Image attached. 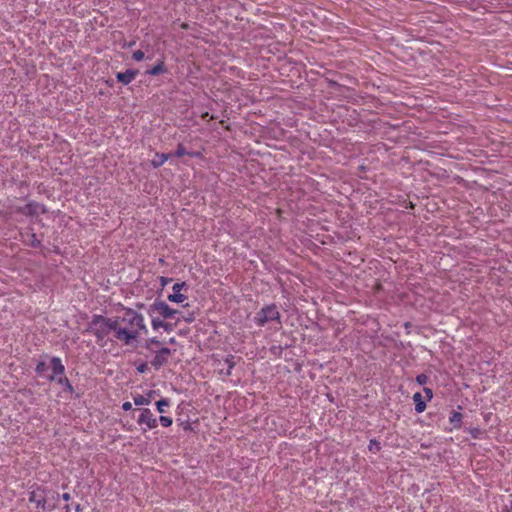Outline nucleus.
<instances>
[{
    "label": "nucleus",
    "instance_id": "nucleus-27",
    "mask_svg": "<svg viewBox=\"0 0 512 512\" xmlns=\"http://www.w3.org/2000/svg\"><path fill=\"white\" fill-rule=\"evenodd\" d=\"M159 422L164 427H169L173 423L172 418L163 415L159 417Z\"/></svg>",
    "mask_w": 512,
    "mask_h": 512
},
{
    "label": "nucleus",
    "instance_id": "nucleus-33",
    "mask_svg": "<svg viewBox=\"0 0 512 512\" xmlns=\"http://www.w3.org/2000/svg\"><path fill=\"white\" fill-rule=\"evenodd\" d=\"M184 321L187 323H191L195 320V314L194 312L189 313L187 316L183 317Z\"/></svg>",
    "mask_w": 512,
    "mask_h": 512
},
{
    "label": "nucleus",
    "instance_id": "nucleus-8",
    "mask_svg": "<svg viewBox=\"0 0 512 512\" xmlns=\"http://www.w3.org/2000/svg\"><path fill=\"white\" fill-rule=\"evenodd\" d=\"M172 351L167 347H162L160 350L156 352V355L151 360V365L156 369L159 370L162 366H164L169 356H171Z\"/></svg>",
    "mask_w": 512,
    "mask_h": 512
},
{
    "label": "nucleus",
    "instance_id": "nucleus-5",
    "mask_svg": "<svg viewBox=\"0 0 512 512\" xmlns=\"http://www.w3.org/2000/svg\"><path fill=\"white\" fill-rule=\"evenodd\" d=\"M115 332V338L123 341L126 345H130L133 340L136 339L138 332L129 331L126 328L119 327V318H116V329H113Z\"/></svg>",
    "mask_w": 512,
    "mask_h": 512
},
{
    "label": "nucleus",
    "instance_id": "nucleus-11",
    "mask_svg": "<svg viewBox=\"0 0 512 512\" xmlns=\"http://www.w3.org/2000/svg\"><path fill=\"white\" fill-rule=\"evenodd\" d=\"M47 212L46 206L37 202H29L24 208L23 213L30 216H37Z\"/></svg>",
    "mask_w": 512,
    "mask_h": 512
},
{
    "label": "nucleus",
    "instance_id": "nucleus-28",
    "mask_svg": "<svg viewBox=\"0 0 512 512\" xmlns=\"http://www.w3.org/2000/svg\"><path fill=\"white\" fill-rule=\"evenodd\" d=\"M428 380H429V377L424 373L416 376V382L419 385H425L428 382Z\"/></svg>",
    "mask_w": 512,
    "mask_h": 512
},
{
    "label": "nucleus",
    "instance_id": "nucleus-10",
    "mask_svg": "<svg viewBox=\"0 0 512 512\" xmlns=\"http://www.w3.org/2000/svg\"><path fill=\"white\" fill-rule=\"evenodd\" d=\"M183 288H187V285L185 282L175 283L172 287L173 293L168 295V300L170 302H175V303L184 302L187 299V297L184 294L180 293V291Z\"/></svg>",
    "mask_w": 512,
    "mask_h": 512
},
{
    "label": "nucleus",
    "instance_id": "nucleus-38",
    "mask_svg": "<svg viewBox=\"0 0 512 512\" xmlns=\"http://www.w3.org/2000/svg\"><path fill=\"white\" fill-rule=\"evenodd\" d=\"M75 511H76V512H81V511H82V507H81V505H80V504H76V505H75Z\"/></svg>",
    "mask_w": 512,
    "mask_h": 512
},
{
    "label": "nucleus",
    "instance_id": "nucleus-2",
    "mask_svg": "<svg viewBox=\"0 0 512 512\" xmlns=\"http://www.w3.org/2000/svg\"><path fill=\"white\" fill-rule=\"evenodd\" d=\"M254 321L258 326H264L267 322L277 321L280 323V313L275 304L264 306L256 313Z\"/></svg>",
    "mask_w": 512,
    "mask_h": 512
},
{
    "label": "nucleus",
    "instance_id": "nucleus-23",
    "mask_svg": "<svg viewBox=\"0 0 512 512\" xmlns=\"http://www.w3.org/2000/svg\"><path fill=\"white\" fill-rule=\"evenodd\" d=\"M225 363L227 364V371L225 372L226 375H230L231 374V371L232 369L234 368L235 366V362H234V356L233 355H230L229 357L226 358L225 360Z\"/></svg>",
    "mask_w": 512,
    "mask_h": 512
},
{
    "label": "nucleus",
    "instance_id": "nucleus-1",
    "mask_svg": "<svg viewBox=\"0 0 512 512\" xmlns=\"http://www.w3.org/2000/svg\"><path fill=\"white\" fill-rule=\"evenodd\" d=\"M116 329V318H107L103 315H94L88 324L87 332L96 336L98 342L102 341L110 331Z\"/></svg>",
    "mask_w": 512,
    "mask_h": 512
},
{
    "label": "nucleus",
    "instance_id": "nucleus-32",
    "mask_svg": "<svg viewBox=\"0 0 512 512\" xmlns=\"http://www.w3.org/2000/svg\"><path fill=\"white\" fill-rule=\"evenodd\" d=\"M136 369L139 373H145L148 369L147 363L143 362L139 364Z\"/></svg>",
    "mask_w": 512,
    "mask_h": 512
},
{
    "label": "nucleus",
    "instance_id": "nucleus-6",
    "mask_svg": "<svg viewBox=\"0 0 512 512\" xmlns=\"http://www.w3.org/2000/svg\"><path fill=\"white\" fill-rule=\"evenodd\" d=\"M29 501L34 503L38 509L46 510V490L37 487L29 492Z\"/></svg>",
    "mask_w": 512,
    "mask_h": 512
},
{
    "label": "nucleus",
    "instance_id": "nucleus-18",
    "mask_svg": "<svg viewBox=\"0 0 512 512\" xmlns=\"http://www.w3.org/2000/svg\"><path fill=\"white\" fill-rule=\"evenodd\" d=\"M462 417L463 416L460 412L453 411L451 413V416L449 417V421L453 425L454 428H459L461 426Z\"/></svg>",
    "mask_w": 512,
    "mask_h": 512
},
{
    "label": "nucleus",
    "instance_id": "nucleus-9",
    "mask_svg": "<svg viewBox=\"0 0 512 512\" xmlns=\"http://www.w3.org/2000/svg\"><path fill=\"white\" fill-rule=\"evenodd\" d=\"M141 413L137 419V423L139 425L146 424L149 429H154L157 427L158 422L157 419L153 416L150 409L145 408L140 410Z\"/></svg>",
    "mask_w": 512,
    "mask_h": 512
},
{
    "label": "nucleus",
    "instance_id": "nucleus-31",
    "mask_svg": "<svg viewBox=\"0 0 512 512\" xmlns=\"http://www.w3.org/2000/svg\"><path fill=\"white\" fill-rule=\"evenodd\" d=\"M176 324H172V323H169V322H164V326H163V329L166 331V332H171L174 330Z\"/></svg>",
    "mask_w": 512,
    "mask_h": 512
},
{
    "label": "nucleus",
    "instance_id": "nucleus-37",
    "mask_svg": "<svg viewBox=\"0 0 512 512\" xmlns=\"http://www.w3.org/2000/svg\"><path fill=\"white\" fill-rule=\"evenodd\" d=\"M62 499H63L64 501H69V500L71 499V496H70V494H69V493H63V494H62Z\"/></svg>",
    "mask_w": 512,
    "mask_h": 512
},
{
    "label": "nucleus",
    "instance_id": "nucleus-15",
    "mask_svg": "<svg viewBox=\"0 0 512 512\" xmlns=\"http://www.w3.org/2000/svg\"><path fill=\"white\" fill-rule=\"evenodd\" d=\"M413 401L415 403V411L422 413L426 409V403L423 400L421 393L417 392L413 395Z\"/></svg>",
    "mask_w": 512,
    "mask_h": 512
},
{
    "label": "nucleus",
    "instance_id": "nucleus-29",
    "mask_svg": "<svg viewBox=\"0 0 512 512\" xmlns=\"http://www.w3.org/2000/svg\"><path fill=\"white\" fill-rule=\"evenodd\" d=\"M145 55H144V52L142 50H137L135 51L133 54H132V58L139 62V61H142L144 59Z\"/></svg>",
    "mask_w": 512,
    "mask_h": 512
},
{
    "label": "nucleus",
    "instance_id": "nucleus-16",
    "mask_svg": "<svg viewBox=\"0 0 512 512\" xmlns=\"http://www.w3.org/2000/svg\"><path fill=\"white\" fill-rule=\"evenodd\" d=\"M55 382H57L59 385H61L63 387L64 392H69V393L74 392V388L66 376L63 375V376L59 377L58 379L55 380Z\"/></svg>",
    "mask_w": 512,
    "mask_h": 512
},
{
    "label": "nucleus",
    "instance_id": "nucleus-30",
    "mask_svg": "<svg viewBox=\"0 0 512 512\" xmlns=\"http://www.w3.org/2000/svg\"><path fill=\"white\" fill-rule=\"evenodd\" d=\"M469 432H470V434H471V436H472V438H473V439H479V438H480V436H481V434H482L481 429H479V428H477V427H475V428H471V429L469 430Z\"/></svg>",
    "mask_w": 512,
    "mask_h": 512
},
{
    "label": "nucleus",
    "instance_id": "nucleus-21",
    "mask_svg": "<svg viewBox=\"0 0 512 512\" xmlns=\"http://www.w3.org/2000/svg\"><path fill=\"white\" fill-rule=\"evenodd\" d=\"M153 345H160V341L156 337L147 339L144 344V347L149 351H154Z\"/></svg>",
    "mask_w": 512,
    "mask_h": 512
},
{
    "label": "nucleus",
    "instance_id": "nucleus-22",
    "mask_svg": "<svg viewBox=\"0 0 512 512\" xmlns=\"http://www.w3.org/2000/svg\"><path fill=\"white\" fill-rule=\"evenodd\" d=\"M368 448H369V451H371L373 453H377L381 450L380 442H378L375 439H371L369 442Z\"/></svg>",
    "mask_w": 512,
    "mask_h": 512
},
{
    "label": "nucleus",
    "instance_id": "nucleus-7",
    "mask_svg": "<svg viewBox=\"0 0 512 512\" xmlns=\"http://www.w3.org/2000/svg\"><path fill=\"white\" fill-rule=\"evenodd\" d=\"M50 368L52 370V374L47 376V379L50 382L55 381L59 377L63 376L65 373V367L62 363V360L59 357H51Z\"/></svg>",
    "mask_w": 512,
    "mask_h": 512
},
{
    "label": "nucleus",
    "instance_id": "nucleus-34",
    "mask_svg": "<svg viewBox=\"0 0 512 512\" xmlns=\"http://www.w3.org/2000/svg\"><path fill=\"white\" fill-rule=\"evenodd\" d=\"M423 391H424V393H425V395H426V398H427L428 400H431V399H432V397H433V391H432V389H430V388H428V387H424Z\"/></svg>",
    "mask_w": 512,
    "mask_h": 512
},
{
    "label": "nucleus",
    "instance_id": "nucleus-26",
    "mask_svg": "<svg viewBox=\"0 0 512 512\" xmlns=\"http://www.w3.org/2000/svg\"><path fill=\"white\" fill-rule=\"evenodd\" d=\"M152 318V327L154 330H158L159 328H163L164 326V322L163 320H161L160 318H157V317H151Z\"/></svg>",
    "mask_w": 512,
    "mask_h": 512
},
{
    "label": "nucleus",
    "instance_id": "nucleus-19",
    "mask_svg": "<svg viewBox=\"0 0 512 512\" xmlns=\"http://www.w3.org/2000/svg\"><path fill=\"white\" fill-rule=\"evenodd\" d=\"M174 155L178 158L184 156V155H189V156H197L198 154L197 153H191V152H188L184 145L183 144H178L176 150H175V153Z\"/></svg>",
    "mask_w": 512,
    "mask_h": 512
},
{
    "label": "nucleus",
    "instance_id": "nucleus-25",
    "mask_svg": "<svg viewBox=\"0 0 512 512\" xmlns=\"http://www.w3.org/2000/svg\"><path fill=\"white\" fill-rule=\"evenodd\" d=\"M47 370V365L44 361H39L35 367V372L38 375H43L44 372Z\"/></svg>",
    "mask_w": 512,
    "mask_h": 512
},
{
    "label": "nucleus",
    "instance_id": "nucleus-20",
    "mask_svg": "<svg viewBox=\"0 0 512 512\" xmlns=\"http://www.w3.org/2000/svg\"><path fill=\"white\" fill-rule=\"evenodd\" d=\"M169 404H170V401H169V399H167V398H162V399L158 400V401L155 403L156 408H157V411H158L159 413H164V412H165L164 407L169 406Z\"/></svg>",
    "mask_w": 512,
    "mask_h": 512
},
{
    "label": "nucleus",
    "instance_id": "nucleus-41",
    "mask_svg": "<svg viewBox=\"0 0 512 512\" xmlns=\"http://www.w3.org/2000/svg\"><path fill=\"white\" fill-rule=\"evenodd\" d=\"M64 509H65L66 512H70V506L69 505H65Z\"/></svg>",
    "mask_w": 512,
    "mask_h": 512
},
{
    "label": "nucleus",
    "instance_id": "nucleus-35",
    "mask_svg": "<svg viewBox=\"0 0 512 512\" xmlns=\"http://www.w3.org/2000/svg\"><path fill=\"white\" fill-rule=\"evenodd\" d=\"M172 281L171 278H167V277H160V283H161V286L162 287H165L168 283H170Z\"/></svg>",
    "mask_w": 512,
    "mask_h": 512
},
{
    "label": "nucleus",
    "instance_id": "nucleus-13",
    "mask_svg": "<svg viewBox=\"0 0 512 512\" xmlns=\"http://www.w3.org/2000/svg\"><path fill=\"white\" fill-rule=\"evenodd\" d=\"M171 157L170 153H156L154 158L151 161V165L154 168H159L162 166L169 158Z\"/></svg>",
    "mask_w": 512,
    "mask_h": 512
},
{
    "label": "nucleus",
    "instance_id": "nucleus-40",
    "mask_svg": "<svg viewBox=\"0 0 512 512\" xmlns=\"http://www.w3.org/2000/svg\"><path fill=\"white\" fill-rule=\"evenodd\" d=\"M170 344H176V339L174 337L170 338L168 341Z\"/></svg>",
    "mask_w": 512,
    "mask_h": 512
},
{
    "label": "nucleus",
    "instance_id": "nucleus-12",
    "mask_svg": "<svg viewBox=\"0 0 512 512\" xmlns=\"http://www.w3.org/2000/svg\"><path fill=\"white\" fill-rule=\"evenodd\" d=\"M138 73L137 69H127L125 72L116 73V79L123 85H128L135 79Z\"/></svg>",
    "mask_w": 512,
    "mask_h": 512
},
{
    "label": "nucleus",
    "instance_id": "nucleus-3",
    "mask_svg": "<svg viewBox=\"0 0 512 512\" xmlns=\"http://www.w3.org/2000/svg\"><path fill=\"white\" fill-rule=\"evenodd\" d=\"M148 314L153 317V314L157 313L164 319H170L175 317L179 313L178 310L171 308L165 301L156 299L148 308Z\"/></svg>",
    "mask_w": 512,
    "mask_h": 512
},
{
    "label": "nucleus",
    "instance_id": "nucleus-14",
    "mask_svg": "<svg viewBox=\"0 0 512 512\" xmlns=\"http://www.w3.org/2000/svg\"><path fill=\"white\" fill-rule=\"evenodd\" d=\"M167 72V68L165 66L164 61L160 60L158 63L152 68L148 69L145 73L151 76H157L159 74Z\"/></svg>",
    "mask_w": 512,
    "mask_h": 512
},
{
    "label": "nucleus",
    "instance_id": "nucleus-24",
    "mask_svg": "<svg viewBox=\"0 0 512 512\" xmlns=\"http://www.w3.org/2000/svg\"><path fill=\"white\" fill-rule=\"evenodd\" d=\"M29 245L33 248H38L41 246L40 240L37 239L36 234L32 233L29 236Z\"/></svg>",
    "mask_w": 512,
    "mask_h": 512
},
{
    "label": "nucleus",
    "instance_id": "nucleus-36",
    "mask_svg": "<svg viewBox=\"0 0 512 512\" xmlns=\"http://www.w3.org/2000/svg\"><path fill=\"white\" fill-rule=\"evenodd\" d=\"M123 410L129 411L132 409V404L130 402H124L122 405Z\"/></svg>",
    "mask_w": 512,
    "mask_h": 512
},
{
    "label": "nucleus",
    "instance_id": "nucleus-17",
    "mask_svg": "<svg viewBox=\"0 0 512 512\" xmlns=\"http://www.w3.org/2000/svg\"><path fill=\"white\" fill-rule=\"evenodd\" d=\"M155 393V391H150L148 393V397H145L143 395H137L134 397V404L137 406L141 405H148L151 402V397Z\"/></svg>",
    "mask_w": 512,
    "mask_h": 512
},
{
    "label": "nucleus",
    "instance_id": "nucleus-39",
    "mask_svg": "<svg viewBox=\"0 0 512 512\" xmlns=\"http://www.w3.org/2000/svg\"><path fill=\"white\" fill-rule=\"evenodd\" d=\"M183 428L184 430H190L191 429V425L187 422L183 425Z\"/></svg>",
    "mask_w": 512,
    "mask_h": 512
},
{
    "label": "nucleus",
    "instance_id": "nucleus-4",
    "mask_svg": "<svg viewBox=\"0 0 512 512\" xmlns=\"http://www.w3.org/2000/svg\"><path fill=\"white\" fill-rule=\"evenodd\" d=\"M123 322H127L132 327H137L139 330L147 333V327L144 324V318L141 314L135 312L132 309H127L125 316L122 318Z\"/></svg>",
    "mask_w": 512,
    "mask_h": 512
}]
</instances>
